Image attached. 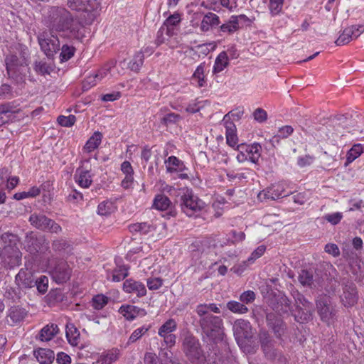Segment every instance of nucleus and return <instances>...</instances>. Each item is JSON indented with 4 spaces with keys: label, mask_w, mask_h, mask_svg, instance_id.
<instances>
[{
    "label": "nucleus",
    "mask_w": 364,
    "mask_h": 364,
    "mask_svg": "<svg viewBox=\"0 0 364 364\" xmlns=\"http://www.w3.org/2000/svg\"><path fill=\"white\" fill-rule=\"evenodd\" d=\"M298 279L304 287L315 289H320L323 287V279L317 274L314 275V272L310 270H301Z\"/></svg>",
    "instance_id": "nucleus-13"
},
{
    "label": "nucleus",
    "mask_w": 364,
    "mask_h": 364,
    "mask_svg": "<svg viewBox=\"0 0 364 364\" xmlns=\"http://www.w3.org/2000/svg\"><path fill=\"white\" fill-rule=\"evenodd\" d=\"M343 218V214L339 212L326 214L323 216V219L330 223L331 225H336Z\"/></svg>",
    "instance_id": "nucleus-58"
},
{
    "label": "nucleus",
    "mask_w": 364,
    "mask_h": 364,
    "mask_svg": "<svg viewBox=\"0 0 364 364\" xmlns=\"http://www.w3.org/2000/svg\"><path fill=\"white\" fill-rule=\"evenodd\" d=\"M21 109L15 102H4L0 105V127L15 119V114Z\"/></svg>",
    "instance_id": "nucleus-14"
},
{
    "label": "nucleus",
    "mask_w": 364,
    "mask_h": 364,
    "mask_svg": "<svg viewBox=\"0 0 364 364\" xmlns=\"http://www.w3.org/2000/svg\"><path fill=\"white\" fill-rule=\"evenodd\" d=\"M144 53L142 52L137 53L133 59L129 63V68L131 70L139 72L144 63Z\"/></svg>",
    "instance_id": "nucleus-47"
},
{
    "label": "nucleus",
    "mask_w": 364,
    "mask_h": 364,
    "mask_svg": "<svg viewBox=\"0 0 364 364\" xmlns=\"http://www.w3.org/2000/svg\"><path fill=\"white\" fill-rule=\"evenodd\" d=\"M259 339L263 350L266 353L270 350L272 346V340L269 333L266 331H260L259 333Z\"/></svg>",
    "instance_id": "nucleus-51"
},
{
    "label": "nucleus",
    "mask_w": 364,
    "mask_h": 364,
    "mask_svg": "<svg viewBox=\"0 0 364 364\" xmlns=\"http://www.w3.org/2000/svg\"><path fill=\"white\" fill-rule=\"evenodd\" d=\"M364 32V27L362 25H353L346 28L342 33L335 41L337 46H343L348 43L354 38H357Z\"/></svg>",
    "instance_id": "nucleus-15"
},
{
    "label": "nucleus",
    "mask_w": 364,
    "mask_h": 364,
    "mask_svg": "<svg viewBox=\"0 0 364 364\" xmlns=\"http://www.w3.org/2000/svg\"><path fill=\"white\" fill-rule=\"evenodd\" d=\"M34 355L41 364H51L55 358V353L48 348H39L34 351Z\"/></svg>",
    "instance_id": "nucleus-28"
},
{
    "label": "nucleus",
    "mask_w": 364,
    "mask_h": 364,
    "mask_svg": "<svg viewBox=\"0 0 364 364\" xmlns=\"http://www.w3.org/2000/svg\"><path fill=\"white\" fill-rule=\"evenodd\" d=\"M15 283L21 289L33 287L36 282L33 274L28 271L27 269H21L15 277Z\"/></svg>",
    "instance_id": "nucleus-21"
},
{
    "label": "nucleus",
    "mask_w": 364,
    "mask_h": 364,
    "mask_svg": "<svg viewBox=\"0 0 364 364\" xmlns=\"http://www.w3.org/2000/svg\"><path fill=\"white\" fill-rule=\"evenodd\" d=\"M75 48L72 46L64 44L62 46L60 59L61 62H65L70 60L75 53Z\"/></svg>",
    "instance_id": "nucleus-48"
},
{
    "label": "nucleus",
    "mask_w": 364,
    "mask_h": 364,
    "mask_svg": "<svg viewBox=\"0 0 364 364\" xmlns=\"http://www.w3.org/2000/svg\"><path fill=\"white\" fill-rule=\"evenodd\" d=\"M183 350L193 363H200L205 360V355L199 341L191 335H188L184 338Z\"/></svg>",
    "instance_id": "nucleus-7"
},
{
    "label": "nucleus",
    "mask_w": 364,
    "mask_h": 364,
    "mask_svg": "<svg viewBox=\"0 0 364 364\" xmlns=\"http://www.w3.org/2000/svg\"><path fill=\"white\" fill-rule=\"evenodd\" d=\"M150 328V326H143L136 328L133 331L129 338L127 344H131L138 341L143 335H144Z\"/></svg>",
    "instance_id": "nucleus-50"
},
{
    "label": "nucleus",
    "mask_w": 364,
    "mask_h": 364,
    "mask_svg": "<svg viewBox=\"0 0 364 364\" xmlns=\"http://www.w3.org/2000/svg\"><path fill=\"white\" fill-rule=\"evenodd\" d=\"M115 210L116 207L111 201H103L97 207V213L103 216L109 215Z\"/></svg>",
    "instance_id": "nucleus-44"
},
{
    "label": "nucleus",
    "mask_w": 364,
    "mask_h": 364,
    "mask_svg": "<svg viewBox=\"0 0 364 364\" xmlns=\"http://www.w3.org/2000/svg\"><path fill=\"white\" fill-rule=\"evenodd\" d=\"M177 323L174 319L170 318L166 321L159 328L158 334L160 336L172 334L176 330Z\"/></svg>",
    "instance_id": "nucleus-38"
},
{
    "label": "nucleus",
    "mask_w": 364,
    "mask_h": 364,
    "mask_svg": "<svg viewBox=\"0 0 364 364\" xmlns=\"http://www.w3.org/2000/svg\"><path fill=\"white\" fill-rule=\"evenodd\" d=\"M267 324L271 328L277 338H281L285 332V325L283 321L276 314L269 313L267 314Z\"/></svg>",
    "instance_id": "nucleus-22"
},
{
    "label": "nucleus",
    "mask_w": 364,
    "mask_h": 364,
    "mask_svg": "<svg viewBox=\"0 0 364 364\" xmlns=\"http://www.w3.org/2000/svg\"><path fill=\"white\" fill-rule=\"evenodd\" d=\"M363 152V147L360 144L354 145L347 153V163H351L356 159Z\"/></svg>",
    "instance_id": "nucleus-49"
},
{
    "label": "nucleus",
    "mask_w": 364,
    "mask_h": 364,
    "mask_svg": "<svg viewBox=\"0 0 364 364\" xmlns=\"http://www.w3.org/2000/svg\"><path fill=\"white\" fill-rule=\"evenodd\" d=\"M119 358V351L112 350L105 354H102L98 360L97 363L100 364H112Z\"/></svg>",
    "instance_id": "nucleus-45"
},
{
    "label": "nucleus",
    "mask_w": 364,
    "mask_h": 364,
    "mask_svg": "<svg viewBox=\"0 0 364 364\" xmlns=\"http://www.w3.org/2000/svg\"><path fill=\"white\" fill-rule=\"evenodd\" d=\"M53 247L55 251L59 252L62 256L69 255L72 250L70 245L63 240L54 241Z\"/></svg>",
    "instance_id": "nucleus-37"
},
{
    "label": "nucleus",
    "mask_w": 364,
    "mask_h": 364,
    "mask_svg": "<svg viewBox=\"0 0 364 364\" xmlns=\"http://www.w3.org/2000/svg\"><path fill=\"white\" fill-rule=\"evenodd\" d=\"M24 293L21 287L17 286L16 287H9L6 289L4 292V297L10 300L12 302H19L23 297Z\"/></svg>",
    "instance_id": "nucleus-33"
},
{
    "label": "nucleus",
    "mask_w": 364,
    "mask_h": 364,
    "mask_svg": "<svg viewBox=\"0 0 364 364\" xmlns=\"http://www.w3.org/2000/svg\"><path fill=\"white\" fill-rule=\"evenodd\" d=\"M229 64L228 55L225 51L221 52L215 60L213 73H219L223 71Z\"/></svg>",
    "instance_id": "nucleus-34"
},
{
    "label": "nucleus",
    "mask_w": 364,
    "mask_h": 364,
    "mask_svg": "<svg viewBox=\"0 0 364 364\" xmlns=\"http://www.w3.org/2000/svg\"><path fill=\"white\" fill-rule=\"evenodd\" d=\"M38 43L41 49L48 58H52L60 50V41L57 36L43 32L38 36Z\"/></svg>",
    "instance_id": "nucleus-8"
},
{
    "label": "nucleus",
    "mask_w": 364,
    "mask_h": 364,
    "mask_svg": "<svg viewBox=\"0 0 364 364\" xmlns=\"http://www.w3.org/2000/svg\"><path fill=\"white\" fill-rule=\"evenodd\" d=\"M28 315V311L21 306H11L7 311L6 322L10 326L22 323Z\"/></svg>",
    "instance_id": "nucleus-16"
},
{
    "label": "nucleus",
    "mask_w": 364,
    "mask_h": 364,
    "mask_svg": "<svg viewBox=\"0 0 364 364\" xmlns=\"http://www.w3.org/2000/svg\"><path fill=\"white\" fill-rule=\"evenodd\" d=\"M324 251L333 257H338L341 254L338 245L334 243H327L324 247Z\"/></svg>",
    "instance_id": "nucleus-62"
},
{
    "label": "nucleus",
    "mask_w": 364,
    "mask_h": 364,
    "mask_svg": "<svg viewBox=\"0 0 364 364\" xmlns=\"http://www.w3.org/2000/svg\"><path fill=\"white\" fill-rule=\"evenodd\" d=\"M57 120L60 125L63 127H70L75 124L76 121V117L72 114L67 117L61 115L58 117Z\"/></svg>",
    "instance_id": "nucleus-57"
},
{
    "label": "nucleus",
    "mask_w": 364,
    "mask_h": 364,
    "mask_svg": "<svg viewBox=\"0 0 364 364\" xmlns=\"http://www.w3.org/2000/svg\"><path fill=\"white\" fill-rule=\"evenodd\" d=\"M48 278L46 276H41L38 279H35V282H36L35 286L37 287V289L40 293H46L48 289Z\"/></svg>",
    "instance_id": "nucleus-60"
},
{
    "label": "nucleus",
    "mask_w": 364,
    "mask_h": 364,
    "mask_svg": "<svg viewBox=\"0 0 364 364\" xmlns=\"http://www.w3.org/2000/svg\"><path fill=\"white\" fill-rule=\"evenodd\" d=\"M108 302V298L102 294L96 295L92 298V306L97 310L102 309Z\"/></svg>",
    "instance_id": "nucleus-52"
},
{
    "label": "nucleus",
    "mask_w": 364,
    "mask_h": 364,
    "mask_svg": "<svg viewBox=\"0 0 364 364\" xmlns=\"http://www.w3.org/2000/svg\"><path fill=\"white\" fill-rule=\"evenodd\" d=\"M43 22L51 32L62 33L63 37L80 39L83 37L80 23L71 13L62 6H48L43 14Z\"/></svg>",
    "instance_id": "nucleus-1"
},
{
    "label": "nucleus",
    "mask_w": 364,
    "mask_h": 364,
    "mask_svg": "<svg viewBox=\"0 0 364 364\" xmlns=\"http://www.w3.org/2000/svg\"><path fill=\"white\" fill-rule=\"evenodd\" d=\"M205 63L199 65L192 76L193 80L196 81L199 87H203L206 84L205 79Z\"/></svg>",
    "instance_id": "nucleus-39"
},
{
    "label": "nucleus",
    "mask_w": 364,
    "mask_h": 364,
    "mask_svg": "<svg viewBox=\"0 0 364 364\" xmlns=\"http://www.w3.org/2000/svg\"><path fill=\"white\" fill-rule=\"evenodd\" d=\"M219 23L220 19L218 16L214 13L208 12L204 16L200 23V29L202 31L205 32L209 31L211 27L219 25Z\"/></svg>",
    "instance_id": "nucleus-30"
},
{
    "label": "nucleus",
    "mask_w": 364,
    "mask_h": 364,
    "mask_svg": "<svg viewBox=\"0 0 364 364\" xmlns=\"http://www.w3.org/2000/svg\"><path fill=\"white\" fill-rule=\"evenodd\" d=\"M91 170L82 166L77 168L75 174L76 183L82 188H89L92 183Z\"/></svg>",
    "instance_id": "nucleus-23"
},
{
    "label": "nucleus",
    "mask_w": 364,
    "mask_h": 364,
    "mask_svg": "<svg viewBox=\"0 0 364 364\" xmlns=\"http://www.w3.org/2000/svg\"><path fill=\"white\" fill-rule=\"evenodd\" d=\"M340 297L344 306L351 307L355 305L358 300L355 284L353 282H347L343 288V293Z\"/></svg>",
    "instance_id": "nucleus-17"
},
{
    "label": "nucleus",
    "mask_w": 364,
    "mask_h": 364,
    "mask_svg": "<svg viewBox=\"0 0 364 364\" xmlns=\"http://www.w3.org/2000/svg\"><path fill=\"white\" fill-rule=\"evenodd\" d=\"M102 138V134L99 132H95L84 146V151L90 153L96 149L100 144Z\"/></svg>",
    "instance_id": "nucleus-35"
},
{
    "label": "nucleus",
    "mask_w": 364,
    "mask_h": 364,
    "mask_svg": "<svg viewBox=\"0 0 364 364\" xmlns=\"http://www.w3.org/2000/svg\"><path fill=\"white\" fill-rule=\"evenodd\" d=\"M50 273L52 279L58 284L68 281L71 276V269L65 261H59L53 267L50 266Z\"/></svg>",
    "instance_id": "nucleus-12"
},
{
    "label": "nucleus",
    "mask_w": 364,
    "mask_h": 364,
    "mask_svg": "<svg viewBox=\"0 0 364 364\" xmlns=\"http://www.w3.org/2000/svg\"><path fill=\"white\" fill-rule=\"evenodd\" d=\"M34 70L37 73L41 74L42 75L50 74L51 70L50 66L48 65L46 62L43 61H36Z\"/></svg>",
    "instance_id": "nucleus-56"
},
{
    "label": "nucleus",
    "mask_w": 364,
    "mask_h": 364,
    "mask_svg": "<svg viewBox=\"0 0 364 364\" xmlns=\"http://www.w3.org/2000/svg\"><path fill=\"white\" fill-rule=\"evenodd\" d=\"M181 119V116L176 113H168L161 119V123L165 125L176 124Z\"/></svg>",
    "instance_id": "nucleus-59"
},
{
    "label": "nucleus",
    "mask_w": 364,
    "mask_h": 364,
    "mask_svg": "<svg viewBox=\"0 0 364 364\" xmlns=\"http://www.w3.org/2000/svg\"><path fill=\"white\" fill-rule=\"evenodd\" d=\"M234 336L239 345L250 341L254 335L250 323L244 319H237L233 323Z\"/></svg>",
    "instance_id": "nucleus-10"
},
{
    "label": "nucleus",
    "mask_w": 364,
    "mask_h": 364,
    "mask_svg": "<svg viewBox=\"0 0 364 364\" xmlns=\"http://www.w3.org/2000/svg\"><path fill=\"white\" fill-rule=\"evenodd\" d=\"M22 253L16 245L10 244L4 247L2 260L5 267L13 269L21 264Z\"/></svg>",
    "instance_id": "nucleus-11"
},
{
    "label": "nucleus",
    "mask_w": 364,
    "mask_h": 364,
    "mask_svg": "<svg viewBox=\"0 0 364 364\" xmlns=\"http://www.w3.org/2000/svg\"><path fill=\"white\" fill-rule=\"evenodd\" d=\"M58 331L59 328L56 324H48L40 331L38 338L41 341H49L58 333Z\"/></svg>",
    "instance_id": "nucleus-29"
},
{
    "label": "nucleus",
    "mask_w": 364,
    "mask_h": 364,
    "mask_svg": "<svg viewBox=\"0 0 364 364\" xmlns=\"http://www.w3.org/2000/svg\"><path fill=\"white\" fill-rule=\"evenodd\" d=\"M196 311L198 315H204V314H210L209 311H213L215 314H220V309L215 304H201L196 306Z\"/></svg>",
    "instance_id": "nucleus-43"
},
{
    "label": "nucleus",
    "mask_w": 364,
    "mask_h": 364,
    "mask_svg": "<svg viewBox=\"0 0 364 364\" xmlns=\"http://www.w3.org/2000/svg\"><path fill=\"white\" fill-rule=\"evenodd\" d=\"M66 337L68 343L73 346H77L80 343V332L73 323L66 325Z\"/></svg>",
    "instance_id": "nucleus-32"
},
{
    "label": "nucleus",
    "mask_w": 364,
    "mask_h": 364,
    "mask_svg": "<svg viewBox=\"0 0 364 364\" xmlns=\"http://www.w3.org/2000/svg\"><path fill=\"white\" fill-rule=\"evenodd\" d=\"M266 250V247L264 245L259 246L256 250H255L251 255L248 257V262H252V264L255 261L262 257Z\"/></svg>",
    "instance_id": "nucleus-64"
},
{
    "label": "nucleus",
    "mask_w": 364,
    "mask_h": 364,
    "mask_svg": "<svg viewBox=\"0 0 364 364\" xmlns=\"http://www.w3.org/2000/svg\"><path fill=\"white\" fill-rule=\"evenodd\" d=\"M199 323L203 333L213 341L217 343L223 339V319L213 314L198 315Z\"/></svg>",
    "instance_id": "nucleus-3"
},
{
    "label": "nucleus",
    "mask_w": 364,
    "mask_h": 364,
    "mask_svg": "<svg viewBox=\"0 0 364 364\" xmlns=\"http://www.w3.org/2000/svg\"><path fill=\"white\" fill-rule=\"evenodd\" d=\"M247 153L249 159L254 164H257L261 155L262 147L260 144L255 143L251 145L243 144L237 145V149H244Z\"/></svg>",
    "instance_id": "nucleus-25"
},
{
    "label": "nucleus",
    "mask_w": 364,
    "mask_h": 364,
    "mask_svg": "<svg viewBox=\"0 0 364 364\" xmlns=\"http://www.w3.org/2000/svg\"><path fill=\"white\" fill-rule=\"evenodd\" d=\"M150 290H157L163 285V279L159 277L149 278L146 281Z\"/></svg>",
    "instance_id": "nucleus-61"
},
{
    "label": "nucleus",
    "mask_w": 364,
    "mask_h": 364,
    "mask_svg": "<svg viewBox=\"0 0 364 364\" xmlns=\"http://www.w3.org/2000/svg\"><path fill=\"white\" fill-rule=\"evenodd\" d=\"M66 5L72 11L81 12L82 20L86 25L92 24L99 15L98 0H67Z\"/></svg>",
    "instance_id": "nucleus-2"
},
{
    "label": "nucleus",
    "mask_w": 364,
    "mask_h": 364,
    "mask_svg": "<svg viewBox=\"0 0 364 364\" xmlns=\"http://www.w3.org/2000/svg\"><path fill=\"white\" fill-rule=\"evenodd\" d=\"M255 294L253 291L248 290L244 291L240 296V300L242 303L244 304H250L252 303L255 299Z\"/></svg>",
    "instance_id": "nucleus-63"
},
{
    "label": "nucleus",
    "mask_w": 364,
    "mask_h": 364,
    "mask_svg": "<svg viewBox=\"0 0 364 364\" xmlns=\"http://www.w3.org/2000/svg\"><path fill=\"white\" fill-rule=\"evenodd\" d=\"M165 164L166 170L169 173L182 172L186 169L183 162L174 156L168 157Z\"/></svg>",
    "instance_id": "nucleus-31"
},
{
    "label": "nucleus",
    "mask_w": 364,
    "mask_h": 364,
    "mask_svg": "<svg viewBox=\"0 0 364 364\" xmlns=\"http://www.w3.org/2000/svg\"><path fill=\"white\" fill-rule=\"evenodd\" d=\"M226 307L231 312L237 314H244L248 311V308L244 304L236 301H228Z\"/></svg>",
    "instance_id": "nucleus-41"
},
{
    "label": "nucleus",
    "mask_w": 364,
    "mask_h": 364,
    "mask_svg": "<svg viewBox=\"0 0 364 364\" xmlns=\"http://www.w3.org/2000/svg\"><path fill=\"white\" fill-rule=\"evenodd\" d=\"M5 62L6 70L9 76H13L16 73L21 72V68L28 65L25 58L20 59L15 55L6 56Z\"/></svg>",
    "instance_id": "nucleus-19"
},
{
    "label": "nucleus",
    "mask_w": 364,
    "mask_h": 364,
    "mask_svg": "<svg viewBox=\"0 0 364 364\" xmlns=\"http://www.w3.org/2000/svg\"><path fill=\"white\" fill-rule=\"evenodd\" d=\"M123 289L126 293L135 294L137 297H142L146 294L145 285L133 279L125 280L123 284Z\"/></svg>",
    "instance_id": "nucleus-20"
},
{
    "label": "nucleus",
    "mask_w": 364,
    "mask_h": 364,
    "mask_svg": "<svg viewBox=\"0 0 364 364\" xmlns=\"http://www.w3.org/2000/svg\"><path fill=\"white\" fill-rule=\"evenodd\" d=\"M102 79V74L100 73H96L93 75H90L87 77L84 81L82 82V90L87 91L90 87L95 86L97 84V81H100Z\"/></svg>",
    "instance_id": "nucleus-46"
},
{
    "label": "nucleus",
    "mask_w": 364,
    "mask_h": 364,
    "mask_svg": "<svg viewBox=\"0 0 364 364\" xmlns=\"http://www.w3.org/2000/svg\"><path fill=\"white\" fill-rule=\"evenodd\" d=\"M178 196H180L182 211L189 217L200 211L205 207V203L194 195L191 189L181 188L178 190Z\"/></svg>",
    "instance_id": "nucleus-4"
},
{
    "label": "nucleus",
    "mask_w": 364,
    "mask_h": 364,
    "mask_svg": "<svg viewBox=\"0 0 364 364\" xmlns=\"http://www.w3.org/2000/svg\"><path fill=\"white\" fill-rule=\"evenodd\" d=\"M29 221L31 225L36 228H56L55 223L44 215L32 214L29 218ZM57 228H60V226L58 225Z\"/></svg>",
    "instance_id": "nucleus-26"
},
{
    "label": "nucleus",
    "mask_w": 364,
    "mask_h": 364,
    "mask_svg": "<svg viewBox=\"0 0 364 364\" xmlns=\"http://www.w3.org/2000/svg\"><path fill=\"white\" fill-rule=\"evenodd\" d=\"M284 0H269V9L272 16L279 14L283 7Z\"/></svg>",
    "instance_id": "nucleus-54"
},
{
    "label": "nucleus",
    "mask_w": 364,
    "mask_h": 364,
    "mask_svg": "<svg viewBox=\"0 0 364 364\" xmlns=\"http://www.w3.org/2000/svg\"><path fill=\"white\" fill-rule=\"evenodd\" d=\"M262 224L264 226L269 227L271 225H281L282 223L279 220V215L274 214L264 216Z\"/></svg>",
    "instance_id": "nucleus-55"
},
{
    "label": "nucleus",
    "mask_w": 364,
    "mask_h": 364,
    "mask_svg": "<svg viewBox=\"0 0 364 364\" xmlns=\"http://www.w3.org/2000/svg\"><path fill=\"white\" fill-rule=\"evenodd\" d=\"M128 276V269L125 266L119 267L114 270L112 274L113 282H119Z\"/></svg>",
    "instance_id": "nucleus-53"
},
{
    "label": "nucleus",
    "mask_w": 364,
    "mask_h": 364,
    "mask_svg": "<svg viewBox=\"0 0 364 364\" xmlns=\"http://www.w3.org/2000/svg\"><path fill=\"white\" fill-rule=\"evenodd\" d=\"M119 312L126 318L127 320H134L138 316H144L146 312L144 309H139L133 305H123L119 309Z\"/></svg>",
    "instance_id": "nucleus-27"
},
{
    "label": "nucleus",
    "mask_w": 364,
    "mask_h": 364,
    "mask_svg": "<svg viewBox=\"0 0 364 364\" xmlns=\"http://www.w3.org/2000/svg\"><path fill=\"white\" fill-rule=\"evenodd\" d=\"M287 195L288 193H284L283 186L279 184H277L260 191L257 195V198L260 201H263L267 199L274 200Z\"/></svg>",
    "instance_id": "nucleus-18"
},
{
    "label": "nucleus",
    "mask_w": 364,
    "mask_h": 364,
    "mask_svg": "<svg viewBox=\"0 0 364 364\" xmlns=\"http://www.w3.org/2000/svg\"><path fill=\"white\" fill-rule=\"evenodd\" d=\"M293 296L296 304L295 320L299 323L311 321L314 312L313 304L298 291L294 292Z\"/></svg>",
    "instance_id": "nucleus-6"
},
{
    "label": "nucleus",
    "mask_w": 364,
    "mask_h": 364,
    "mask_svg": "<svg viewBox=\"0 0 364 364\" xmlns=\"http://www.w3.org/2000/svg\"><path fill=\"white\" fill-rule=\"evenodd\" d=\"M228 117V114H225L223 120L226 129V141L230 146L235 147L237 144L238 141L236 134V127L232 122L230 120H227Z\"/></svg>",
    "instance_id": "nucleus-24"
},
{
    "label": "nucleus",
    "mask_w": 364,
    "mask_h": 364,
    "mask_svg": "<svg viewBox=\"0 0 364 364\" xmlns=\"http://www.w3.org/2000/svg\"><path fill=\"white\" fill-rule=\"evenodd\" d=\"M171 203L169 198L162 194L156 196L154 200V206L159 210H166L170 206Z\"/></svg>",
    "instance_id": "nucleus-42"
},
{
    "label": "nucleus",
    "mask_w": 364,
    "mask_h": 364,
    "mask_svg": "<svg viewBox=\"0 0 364 364\" xmlns=\"http://www.w3.org/2000/svg\"><path fill=\"white\" fill-rule=\"evenodd\" d=\"M245 17L244 15H240V18ZM239 16H232L230 19L225 23L220 26V31L223 33L231 34L239 28Z\"/></svg>",
    "instance_id": "nucleus-36"
},
{
    "label": "nucleus",
    "mask_w": 364,
    "mask_h": 364,
    "mask_svg": "<svg viewBox=\"0 0 364 364\" xmlns=\"http://www.w3.org/2000/svg\"><path fill=\"white\" fill-rule=\"evenodd\" d=\"M316 309L321 321L330 323L336 316V310L331 305V299L327 296H321L316 301Z\"/></svg>",
    "instance_id": "nucleus-9"
},
{
    "label": "nucleus",
    "mask_w": 364,
    "mask_h": 364,
    "mask_svg": "<svg viewBox=\"0 0 364 364\" xmlns=\"http://www.w3.org/2000/svg\"><path fill=\"white\" fill-rule=\"evenodd\" d=\"M272 308L279 313H287L291 309V302L285 295H283L279 297L277 304Z\"/></svg>",
    "instance_id": "nucleus-40"
},
{
    "label": "nucleus",
    "mask_w": 364,
    "mask_h": 364,
    "mask_svg": "<svg viewBox=\"0 0 364 364\" xmlns=\"http://www.w3.org/2000/svg\"><path fill=\"white\" fill-rule=\"evenodd\" d=\"M26 245L27 250L33 255L35 262L41 263L47 260L46 254L49 247L43 237H37L33 232H31L26 235Z\"/></svg>",
    "instance_id": "nucleus-5"
}]
</instances>
